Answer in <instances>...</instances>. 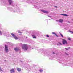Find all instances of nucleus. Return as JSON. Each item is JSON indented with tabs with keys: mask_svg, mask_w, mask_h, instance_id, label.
<instances>
[{
	"mask_svg": "<svg viewBox=\"0 0 73 73\" xmlns=\"http://www.w3.org/2000/svg\"><path fill=\"white\" fill-rule=\"evenodd\" d=\"M32 37L33 38H36V36L34 35H32Z\"/></svg>",
	"mask_w": 73,
	"mask_h": 73,
	"instance_id": "nucleus-13",
	"label": "nucleus"
},
{
	"mask_svg": "<svg viewBox=\"0 0 73 73\" xmlns=\"http://www.w3.org/2000/svg\"><path fill=\"white\" fill-rule=\"evenodd\" d=\"M17 71H18V72H21V68H17Z\"/></svg>",
	"mask_w": 73,
	"mask_h": 73,
	"instance_id": "nucleus-11",
	"label": "nucleus"
},
{
	"mask_svg": "<svg viewBox=\"0 0 73 73\" xmlns=\"http://www.w3.org/2000/svg\"><path fill=\"white\" fill-rule=\"evenodd\" d=\"M10 72L11 73H14L15 71L14 69L12 68L10 70Z\"/></svg>",
	"mask_w": 73,
	"mask_h": 73,
	"instance_id": "nucleus-9",
	"label": "nucleus"
},
{
	"mask_svg": "<svg viewBox=\"0 0 73 73\" xmlns=\"http://www.w3.org/2000/svg\"><path fill=\"white\" fill-rule=\"evenodd\" d=\"M19 35H21V34H19Z\"/></svg>",
	"mask_w": 73,
	"mask_h": 73,
	"instance_id": "nucleus-38",
	"label": "nucleus"
},
{
	"mask_svg": "<svg viewBox=\"0 0 73 73\" xmlns=\"http://www.w3.org/2000/svg\"><path fill=\"white\" fill-rule=\"evenodd\" d=\"M64 16H68V15L66 14H64Z\"/></svg>",
	"mask_w": 73,
	"mask_h": 73,
	"instance_id": "nucleus-23",
	"label": "nucleus"
},
{
	"mask_svg": "<svg viewBox=\"0 0 73 73\" xmlns=\"http://www.w3.org/2000/svg\"><path fill=\"white\" fill-rule=\"evenodd\" d=\"M11 36H13V37H14V38L15 39V40H17V39H18V38H17V36H16L14 34H13V33H11Z\"/></svg>",
	"mask_w": 73,
	"mask_h": 73,
	"instance_id": "nucleus-4",
	"label": "nucleus"
},
{
	"mask_svg": "<svg viewBox=\"0 0 73 73\" xmlns=\"http://www.w3.org/2000/svg\"><path fill=\"white\" fill-rule=\"evenodd\" d=\"M26 38H27V37H26Z\"/></svg>",
	"mask_w": 73,
	"mask_h": 73,
	"instance_id": "nucleus-39",
	"label": "nucleus"
},
{
	"mask_svg": "<svg viewBox=\"0 0 73 73\" xmlns=\"http://www.w3.org/2000/svg\"><path fill=\"white\" fill-rule=\"evenodd\" d=\"M59 63L61 64L62 63V62H61L59 61Z\"/></svg>",
	"mask_w": 73,
	"mask_h": 73,
	"instance_id": "nucleus-32",
	"label": "nucleus"
},
{
	"mask_svg": "<svg viewBox=\"0 0 73 73\" xmlns=\"http://www.w3.org/2000/svg\"><path fill=\"white\" fill-rule=\"evenodd\" d=\"M61 15H62V16H64V14H61Z\"/></svg>",
	"mask_w": 73,
	"mask_h": 73,
	"instance_id": "nucleus-30",
	"label": "nucleus"
},
{
	"mask_svg": "<svg viewBox=\"0 0 73 73\" xmlns=\"http://www.w3.org/2000/svg\"><path fill=\"white\" fill-rule=\"evenodd\" d=\"M68 38V40H71V39H70V38Z\"/></svg>",
	"mask_w": 73,
	"mask_h": 73,
	"instance_id": "nucleus-22",
	"label": "nucleus"
},
{
	"mask_svg": "<svg viewBox=\"0 0 73 73\" xmlns=\"http://www.w3.org/2000/svg\"><path fill=\"white\" fill-rule=\"evenodd\" d=\"M71 67H72V68H73V66H71Z\"/></svg>",
	"mask_w": 73,
	"mask_h": 73,
	"instance_id": "nucleus-37",
	"label": "nucleus"
},
{
	"mask_svg": "<svg viewBox=\"0 0 73 73\" xmlns=\"http://www.w3.org/2000/svg\"><path fill=\"white\" fill-rule=\"evenodd\" d=\"M20 61V62H23V61H21V60Z\"/></svg>",
	"mask_w": 73,
	"mask_h": 73,
	"instance_id": "nucleus-36",
	"label": "nucleus"
},
{
	"mask_svg": "<svg viewBox=\"0 0 73 73\" xmlns=\"http://www.w3.org/2000/svg\"><path fill=\"white\" fill-rule=\"evenodd\" d=\"M7 9L8 10L10 11H11V12H20V9L19 8H17V10L15 9H13L11 7H8Z\"/></svg>",
	"mask_w": 73,
	"mask_h": 73,
	"instance_id": "nucleus-1",
	"label": "nucleus"
},
{
	"mask_svg": "<svg viewBox=\"0 0 73 73\" xmlns=\"http://www.w3.org/2000/svg\"><path fill=\"white\" fill-rule=\"evenodd\" d=\"M18 33H21V34L22 33V32H21V31H19Z\"/></svg>",
	"mask_w": 73,
	"mask_h": 73,
	"instance_id": "nucleus-26",
	"label": "nucleus"
},
{
	"mask_svg": "<svg viewBox=\"0 0 73 73\" xmlns=\"http://www.w3.org/2000/svg\"><path fill=\"white\" fill-rule=\"evenodd\" d=\"M41 11L44 13H49V12L48 11L43 10H41Z\"/></svg>",
	"mask_w": 73,
	"mask_h": 73,
	"instance_id": "nucleus-8",
	"label": "nucleus"
},
{
	"mask_svg": "<svg viewBox=\"0 0 73 73\" xmlns=\"http://www.w3.org/2000/svg\"><path fill=\"white\" fill-rule=\"evenodd\" d=\"M48 17H50V18H51V17H52V16H49V15H48Z\"/></svg>",
	"mask_w": 73,
	"mask_h": 73,
	"instance_id": "nucleus-29",
	"label": "nucleus"
},
{
	"mask_svg": "<svg viewBox=\"0 0 73 73\" xmlns=\"http://www.w3.org/2000/svg\"><path fill=\"white\" fill-rule=\"evenodd\" d=\"M65 49H66V50H68L69 49H70V47H69L68 48H65Z\"/></svg>",
	"mask_w": 73,
	"mask_h": 73,
	"instance_id": "nucleus-20",
	"label": "nucleus"
},
{
	"mask_svg": "<svg viewBox=\"0 0 73 73\" xmlns=\"http://www.w3.org/2000/svg\"><path fill=\"white\" fill-rule=\"evenodd\" d=\"M22 48L23 50L25 51L27 50L28 49V46L26 44H23L22 46Z\"/></svg>",
	"mask_w": 73,
	"mask_h": 73,
	"instance_id": "nucleus-2",
	"label": "nucleus"
},
{
	"mask_svg": "<svg viewBox=\"0 0 73 73\" xmlns=\"http://www.w3.org/2000/svg\"><path fill=\"white\" fill-rule=\"evenodd\" d=\"M43 53H44V55H46V56H48V57H49V58H50V57H52V55L48 54V53L46 52H43Z\"/></svg>",
	"mask_w": 73,
	"mask_h": 73,
	"instance_id": "nucleus-3",
	"label": "nucleus"
},
{
	"mask_svg": "<svg viewBox=\"0 0 73 73\" xmlns=\"http://www.w3.org/2000/svg\"><path fill=\"white\" fill-rule=\"evenodd\" d=\"M54 7H55V8H57V6H54Z\"/></svg>",
	"mask_w": 73,
	"mask_h": 73,
	"instance_id": "nucleus-34",
	"label": "nucleus"
},
{
	"mask_svg": "<svg viewBox=\"0 0 73 73\" xmlns=\"http://www.w3.org/2000/svg\"><path fill=\"white\" fill-rule=\"evenodd\" d=\"M53 54H55V53L54 52H53Z\"/></svg>",
	"mask_w": 73,
	"mask_h": 73,
	"instance_id": "nucleus-33",
	"label": "nucleus"
},
{
	"mask_svg": "<svg viewBox=\"0 0 73 73\" xmlns=\"http://www.w3.org/2000/svg\"><path fill=\"white\" fill-rule=\"evenodd\" d=\"M0 70L1 71H3V70H2V69H1V68H0Z\"/></svg>",
	"mask_w": 73,
	"mask_h": 73,
	"instance_id": "nucleus-27",
	"label": "nucleus"
},
{
	"mask_svg": "<svg viewBox=\"0 0 73 73\" xmlns=\"http://www.w3.org/2000/svg\"><path fill=\"white\" fill-rule=\"evenodd\" d=\"M63 20L62 19H59V22L60 23H63Z\"/></svg>",
	"mask_w": 73,
	"mask_h": 73,
	"instance_id": "nucleus-14",
	"label": "nucleus"
},
{
	"mask_svg": "<svg viewBox=\"0 0 73 73\" xmlns=\"http://www.w3.org/2000/svg\"><path fill=\"white\" fill-rule=\"evenodd\" d=\"M57 45L58 46H60V45H62V44H61V43L60 42H59L57 44Z\"/></svg>",
	"mask_w": 73,
	"mask_h": 73,
	"instance_id": "nucleus-15",
	"label": "nucleus"
},
{
	"mask_svg": "<svg viewBox=\"0 0 73 73\" xmlns=\"http://www.w3.org/2000/svg\"><path fill=\"white\" fill-rule=\"evenodd\" d=\"M52 34H53V35H55L56 33H55L54 32H52Z\"/></svg>",
	"mask_w": 73,
	"mask_h": 73,
	"instance_id": "nucleus-24",
	"label": "nucleus"
},
{
	"mask_svg": "<svg viewBox=\"0 0 73 73\" xmlns=\"http://www.w3.org/2000/svg\"><path fill=\"white\" fill-rule=\"evenodd\" d=\"M69 32H71V33H73V31H70Z\"/></svg>",
	"mask_w": 73,
	"mask_h": 73,
	"instance_id": "nucleus-28",
	"label": "nucleus"
},
{
	"mask_svg": "<svg viewBox=\"0 0 73 73\" xmlns=\"http://www.w3.org/2000/svg\"><path fill=\"white\" fill-rule=\"evenodd\" d=\"M5 2H4L3 1H2L1 2V3L2 4H3V5H5Z\"/></svg>",
	"mask_w": 73,
	"mask_h": 73,
	"instance_id": "nucleus-12",
	"label": "nucleus"
},
{
	"mask_svg": "<svg viewBox=\"0 0 73 73\" xmlns=\"http://www.w3.org/2000/svg\"><path fill=\"white\" fill-rule=\"evenodd\" d=\"M40 8V6H36V8H38V9H39V8Z\"/></svg>",
	"mask_w": 73,
	"mask_h": 73,
	"instance_id": "nucleus-17",
	"label": "nucleus"
},
{
	"mask_svg": "<svg viewBox=\"0 0 73 73\" xmlns=\"http://www.w3.org/2000/svg\"><path fill=\"white\" fill-rule=\"evenodd\" d=\"M14 50H15L16 52L20 50V49L19 48H14Z\"/></svg>",
	"mask_w": 73,
	"mask_h": 73,
	"instance_id": "nucleus-10",
	"label": "nucleus"
},
{
	"mask_svg": "<svg viewBox=\"0 0 73 73\" xmlns=\"http://www.w3.org/2000/svg\"><path fill=\"white\" fill-rule=\"evenodd\" d=\"M62 66H67L66 65L64 64H62Z\"/></svg>",
	"mask_w": 73,
	"mask_h": 73,
	"instance_id": "nucleus-19",
	"label": "nucleus"
},
{
	"mask_svg": "<svg viewBox=\"0 0 73 73\" xmlns=\"http://www.w3.org/2000/svg\"><path fill=\"white\" fill-rule=\"evenodd\" d=\"M29 1H27V3H29V2H28Z\"/></svg>",
	"mask_w": 73,
	"mask_h": 73,
	"instance_id": "nucleus-35",
	"label": "nucleus"
},
{
	"mask_svg": "<svg viewBox=\"0 0 73 73\" xmlns=\"http://www.w3.org/2000/svg\"><path fill=\"white\" fill-rule=\"evenodd\" d=\"M46 36L47 37H49V35H46Z\"/></svg>",
	"mask_w": 73,
	"mask_h": 73,
	"instance_id": "nucleus-25",
	"label": "nucleus"
},
{
	"mask_svg": "<svg viewBox=\"0 0 73 73\" xmlns=\"http://www.w3.org/2000/svg\"><path fill=\"white\" fill-rule=\"evenodd\" d=\"M63 44L65 45V44H67L68 43L67 42V41L66 40L64 39L62 41Z\"/></svg>",
	"mask_w": 73,
	"mask_h": 73,
	"instance_id": "nucleus-7",
	"label": "nucleus"
},
{
	"mask_svg": "<svg viewBox=\"0 0 73 73\" xmlns=\"http://www.w3.org/2000/svg\"><path fill=\"white\" fill-rule=\"evenodd\" d=\"M60 36H62V37H63V35H62V34L61 33H60Z\"/></svg>",
	"mask_w": 73,
	"mask_h": 73,
	"instance_id": "nucleus-21",
	"label": "nucleus"
},
{
	"mask_svg": "<svg viewBox=\"0 0 73 73\" xmlns=\"http://www.w3.org/2000/svg\"><path fill=\"white\" fill-rule=\"evenodd\" d=\"M55 36L57 37L58 36L57 35V34H56L55 33Z\"/></svg>",
	"mask_w": 73,
	"mask_h": 73,
	"instance_id": "nucleus-31",
	"label": "nucleus"
},
{
	"mask_svg": "<svg viewBox=\"0 0 73 73\" xmlns=\"http://www.w3.org/2000/svg\"><path fill=\"white\" fill-rule=\"evenodd\" d=\"M8 1L9 5L13 6V4H12V0H8Z\"/></svg>",
	"mask_w": 73,
	"mask_h": 73,
	"instance_id": "nucleus-6",
	"label": "nucleus"
},
{
	"mask_svg": "<svg viewBox=\"0 0 73 73\" xmlns=\"http://www.w3.org/2000/svg\"><path fill=\"white\" fill-rule=\"evenodd\" d=\"M2 35V33L1 32V31H0V35L1 36Z\"/></svg>",
	"mask_w": 73,
	"mask_h": 73,
	"instance_id": "nucleus-18",
	"label": "nucleus"
},
{
	"mask_svg": "<svg viewBox=\"0 0 73 73\" xmlns=\"http://www.w3.org/2000/svg\"><path fill=\"white\" fill-rule=\"evenodd\" d=\"M5 50L6 52L7 53L8 52V46L5 45Z\"/></svg>",
	"mask_w": 73,
	"mask_h": 73,
	"instance_id": "nucleus-5",
	"label": "nucleus"
},
{
	"mask_svg": "<svg viewBox=\"0 0 73 73\" xmlns=\"http://www.w3.org/2000/svg\"><path fill=\"white\" fill-rule=\"evenodd\" d=\"M39 71L40 72H43V70H42L40 69L39 70Z\"/></svg>",
	"mask_w": 73,
	"mask_h": 73,
	"instance_id": "nucleus-16",
	"label": "nucleus"
}]
</instances>
